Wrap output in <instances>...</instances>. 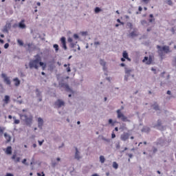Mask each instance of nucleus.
I'll list each match as a JSON object with an SVG mask.
<instances>
[{"mask_svg":"<svg viewBox=\"0 0 176 176\" xmlns=\"http://www.w3.org/2000/svg\"><path fill=\"white\" fill-rule=\"evenodd\" d=\"M122 57L124 58H127L129 57V53H127V51H123Z\"/></svg>","mask_w":176,"mask_h":176,"instance_id":"cd10ccee","label":"nucleus"},{"mask_svg":"<svg viewBox=\"0 0 176 176\" xmlns=\"http://www.w3.org/2000/svg\"><path fill=\"white\" fill-rule=\"evenodd\" d=\"M37 175L38 176H45V173L43 172H42L41 174L39 173H37Z\"/></svg>","mask_w":176,"mask_h":176,"instance_id":"69168bd1","label":"nucleus"},{"mask_svg":"<svg viewBox=\"0 0 176 176\" xmlns=\"http://www.w3.org/2000/svg\"><path fill=\"white\" fill-rule=\"evenodd\" d=\"M65 107V102L61 99H58L55 102H54V107L57 108L58 109H60V108Z\"/></svg>","mask_w":176,"mask_h":176,"instance_id":"423d86ee","label":"nucleus"},{"mask_svg":"<svg viewBox=\"0 0 176 176\" xmlns=\"http://www.w3.org/2000/svg\"><path fill=\"white\" fill-rule=\"evenodd\" d=\"M124 69H125V74H126V75H129V76H130V74H131V72H132L133 70L129 69H127V67H125Z\"/></svg>","mask_w":176,"mask_h":176,"instance_id":"bb28decb","label":"nucleus"},{"mask_svg":"<svg viewBox=\"0 0 176 176\" xmlns=\"http://www.w3.org/2000/svg\"><path fill=\"white\" fill-rule=\"evenodd\" d=\"M67 42H68L69 43H74V39H72V38H71V37H69V38H67Z\"/></svg>","mask_w":176,"mask_h":176,"instance_id":"de8ad7c7","label":"nucleus"},{"mask_svg":"<svg viewBox=\"0 0 176 176\" xmlns=\"http://www.w3.org/2000/svg\"><path fill=\"white\" fill-rule=\"evenodd\" d=\"M5 176H14V175H13V174L12 173H6Z\"/></svg>","mask_w":176,"mask_h":176,"instance_id":"774afa93","label":"nucleus"},{"mask_svg":"<svg viewBox=\"0 0 176 176\" xmlns=\"http://www.w3.org/2000/svg\"><path fill=\"white\" fill-rule=\"evenodd\" d=\"M166 3L169 5V6H173V1L171 0H168Z\"/></svg>","mask_w":176,"mask_h":176,"instance_id":"8fccbe9b","label":"nucleus"},{"mask_svg":"<svg viewBox=\"0 0 176 176\" xmlns=\"http://www.w3.org/2000/svg\"><path fill=\"white\" fill-rule=\"evenodd\" d=\"M1 78H3L4 80V83H6V85H8V86H10L12 82L10 81V79L9 78V77H7L6 74H1Z\"/></svg>","mask_w":176,"mask_h":176,"instance_id":"1a4fd4ad","label":"nucleus"},{"mask_svg":"<svg viewBox=\"0 0 176 176\" xmlns=\"http://www.w3.org/2000/svg\"><path fill=\"white\" fill-rule=\"evenodd\" d=\"M14 124H20V120L16 119V116H13Z\"/></svg>","mask_w":176,"mask_h":176,"instance_id":"2f4dec72","label":"nucleus"},{"mask_svg":"<svg viewBox=\"0 0 176 176\" xmlns=\"http://www.w3.org/2000/svg\"><path fill=\"white\" fill-rule=\"evenodd\" d=\"M73 38L76 40H78L79 39V35H78V34H74Z\"/></svg>","mask_w":176,"mask_h":176,"instance_id":"09e8293b","label":"nucleus"},{"mask_svg":"<svg viewBox=\"0 0 176 176\" xmlns=\"http://www.w3.org/2000/svg\"><path fill=\"white\" fill-rule=\"evenodd\" d=\"M19 75H20L21 78H25V74L21 71L19 72Z\"/></svg>","mask_w":176,"mask_h":176,"instance_id":"603ef678","label":"nucleus"},{"mask_svg":"<svg viewBox=\"0 0 176 176\" xmlns=\"http://www.w3.org/2000/svg\"><path fill=\"white\" fill-rule=\"evenodd\" d=\"M157 53L161 60L164 58L165 54H168V53H171V50H170V46L168 45H157Z\"/></svg>","mask_w":176,"mask_h":176,"instance_id":"f257e3e1","label":"nucleus"},{"mask_svg":"<svg viewBox=\"0 0 176 176\" xmlns=\"http://www.w3.org/2000/svg\"><path fill=\"white\" fill-rule=\"evenodd\" d=\"M148 58H149V57L145 56L144 58V59L142 60V63H146V61H148Z\"/></svg>","mask_w":176,"mask_h":176,"instance_id":"6e6d98bb","label":"nucleus"},{"mask_svg":"<svg viewBox=\"0 0 176 176\" xmlns=\"http://www.w3.org/2000/svg\"><path fill=\"white\" fill-rule=\"evenodd\" d=\"M2 32H6V34H9L8 28L6 26H4L2 30Z\"/></svg>","mask_w":176,"mask_h":176,"instance_id":"c9c22d12","label":"nucleus"},{"mask_svg":"<svg viewBox=\"0 0 176 176\" xmlns=\"http://www.w3.org/2000/svg\"><path fill=\"white\" fill-rule=\"evenodd\" d=\"M23 164H25V166H28V163H27V159H23L22 161Z\"/></svg>","mask_w":176,"mask_h":176,"instance_id":"864d4df0","label":"nucleus"},{"mask_svg":"<svg viewBox=\"0 0 176 176\" xmlns=\"http://www.w3.org/2000/svg\"><path fill=\"white\" fill-rule=\"evenodd\" d=\"M14 160H15L16 163H17V162H20V157H18Z\"/></svg>","mask_w":176,"mask_h":176,"instance_id":"338daca9","label":"nucleus"},{"mask_svg":"<svg viewBox=\"0 0 176 176\" xmlns=\"http://www.w3.org/2000/svg\"><path fill=\"white\" fill-rule=\"evenodd\" d=\"M10 101V96L6 95L3 99V102L5 104H9V102Z\"/></svg>","mask_w":176,"mask_h":176,"instance_id":"aec40b11","label":"nucleus"},{"mask_svg":"<svg viewBox=\"0 0 176 176\" xmlns=\"http://www.w3.org/2000/svg\"><path fill=\"white\" fill-rule=\"evenodd\" d=\"M126 27H128L129 28H130V30H133V23L128 22L126 23Z\"/></svg>","mask_w":176,"mask_h":176,"instance_id":"79ce46f5","label":"nucleus"},{"mask_svg":"<svg viewBox=\"0 0 176 176\" xmlns=\"http://www.w3.org/2000/svg\"><path fill=\"white\" fill-rule=\"evenodd\" d=\"M13 81L15 82H14V86H16V87L20 86V83H21V81L19 79V78H15L13 79Z\"/></svg>","mask_w":176,"mask_h":176,"instance_id":"a211bd4d","label":"nucleus"},{"mask_svg":"<svg viewBox=\"0 0 176 176\" xmlns=\"http://www.w3.org/2000/svg\"><path fill=\"white\" fill-rule=\"evenodd\" d=\"M57 164H57V162L52 160V164H51V166H52V167L53 168H54V167H56V166Z\"/></svg>","mask_w":176,"mask_h":176,"instance_id":"ea45409f","label":"nucleus"},{"mask_svg":"<svg viewBox=\"0 0 176 176\" xmlns=\"http://www.w3.org/2000/svg\"><path fill=\"white\" fill-rule=\"evenodd\" d=\"M5 26L8 28V30H10V28H12V24L10 23H6Z\"/></svg>","mask_w":176,"mask_h":176,"instance_id":"a18cd8bd","label":"nucleus"},{"mask_svg":"<svg viewBox=\"0 0 176 176\" xmlns=\"http://www.w3.org/2000/svg\"><path fill=\"white\" fill-rule=\"evenodd\" d=\"M150 19H148L149 23H155V17L153 16V14H149Z\"/></svg>","mask_w":176,"mask_h":176,"instance_id":"b1692460","label":"nucleus"},{"mask_svg":"<svg viewBox=\"0 0 176 176\" xmlns=\"http://www.w3.org/2000/svg\"><path fill=\"white\" fill-rule=\"evenodd\" d=\"M62 47H63L65 50H67V49H68V47H67V43H63V44H62Z\"/></svg>","mask_w":176,"mask_h":176,"instance_id":"3c124183","label":"nucleus"},{"mask_svg":"<svg viewBox=\"0 0 176 176\" xmlns=\"http://www.w3.org/2000/svg\"><path fill=\"white\" fill-rule=\"evenodd\" d=\"M28 47L29 50H35L36 49V45H35L32 43H29L28 44L24 45V47Z\"/></svg>","mask_w":176,"mask_h":176,"instance_id":"9d476101","label":"nucleus"},{"mask_svg":"<svg viewBox=\"0 0 176 176\" xmlns=\"http://www.w3.org/2000/svg\"><path fill=\"white\" fill-rule=\"evenodd\" d=\"M129 75H125L124 78V80H125V82H127L129 80Z\"/></svg>","mask_w":176,"mask_h":176,"instance_id":"bf43d9fd","label":"nucleus"},{"mask_svg":"<svg viewBox=\"0 0 176 176\" xmlns=\"http://www.w3.org/2000/svg\"><path fill=\"white\" fill-rule=\"evenodd\" d=\"M9 48V43H6L5 45H4V49H8Z\"/></svg>","mask_w":176,"mask_h":176,"instance_id":"e2e57ef3","label":"nucleus"},{"mask_svg":"<svg viewBox=\"0 0 176 176\" xmlns=\"http://www.w3.org/2000/svg\"><path fill=\"white\" fill-rule=\"evenodd\" d=\"M142 133H148L151 132V128L148 126H144L143 128L141 130Z\"/></svg>","mask_w":176,"mask_h":176,"instance_id":"2eb2a0df","label":"nucleus"},{"mask_svg":"<svg viewBox=\"0 0 176 176\" xmlns=\"http://www.w3.org/2000/svg\"><path fill=\"white\" fill-rule=\"evenodd\" d=\"M19 116L21 120H23L26 126H29V127H30L32 124V116L28 117V116L25 114H19Z\"/></svg>","mask_w":176,"mask_h":176,"instance_id":"7ed1b4c3","label":"nucleus"},{"mask_svg":"<svg viewBox=\"0 0 176 176\" xmlns=\"http://www.w3.org/2000/svg\"><path fill=\"white\" fill-rule=\"evenodd\" d=\"M102 69H103V71H108V68L107 67V66L106 65H104V66H102Z\"/></svg>","mask_w":176,"mask_h":176,"instance_id":"0e129e2a","label":"nucleus"},{"mask_svg":"<svg viewBox=\"0 0 176 176\" xmlns=\"http://www.w3.org/2000/svg\"><path fill=\"white\" fill-rule=\"evenodd\" d=\"M162 126V120L159 119L157 121V124L154 125V128Z\"/></svg>","mask_w":176,"mask_h":176,"instance_id":"5701e85b","label":"nucleus"},{"mask_svg":"<svg viewBox=\"0 0 176 176\" xmlns=\"http://www.w3.org/2000/svg\"><path fill=\"white\" fill-rule=\"evenodd\" d=\"M14 102H17L18 104H23L22 100H17L16 99H14Z\"/></svg>","mask_w":176,"mask_h":176,"instance_id":"13d9d810","label":"nucleus"},{"mask_svg":"<svg viewBox=\"0 0 176 176\" xmlns=\"http://www.w3.org/2000/svg\"><path fill=\"white\" fill-rule=\"evenodd\" d=\"M175 30H176L175 26L171 28L170 31H171L172 34H175Z\"/></svg>","mask_w":176,"mask_h":176,"instance_id":"4d7b16f0","label":"nucleus"},{"mask_svg":"<svg viewBox=\"0 0 176 176\" xmlns=\"http://www.w3.org/2000/svg\"><path fill=\"white\" fill-rule=\"evenodd\" d=\"M35 59L32 60L29 63V67L30 69H32V68H34L35 69H38L39 67L38 66V64H39V61H42V58L41 57V55L39 54H37L34 56Z\"/></svg>","mask_w":176,"mask_h":176,"instance_id":"f03ea898","label":"nucleus"},{"mask_svg":"<svg viewBox=\"0 0 176 176\" xmlns=\"http://www.w3.org/2000/svg\"><path fill=\"white\" fill-rule=\"evenodd\" d=\"M102 10L100 8V7H96V8H95V9H94V12H95V13H100V12H102Z\"/></svg>","mask_w":176,"mask_h":176,"instance_id":"c756f323","label":"nucleus"},{"mask_svg":"<svg viewBox=\"0 0 176 176\" xmlns=\"http://www.w3.org/2000/svg\"><path fill=\"white\" fill-rule=\"evenodd\" d=\"M36 97L38 98V102H42V92L39 91V89H36Z\"/></svg>","mask_w":176,"mask_h":176,"instance_id":"ddd939ff","label":"nucleus"},{"mask_svg":"<svg viewBox=\"0 0 176 176\" xmlns=\"http://www.w3.org/2000/svg\"><path fill=\"white\" fill-rule=\"evenodd\" d=\"M113 167L115 168V170H118V168H119V164H117L116 162H113Z\"/></svg>","mask_w":176,"mask_h":176,"instance_id":"7c9ffc66","label":"nucleus"},{"mask_svg":"<svg viewBox=\"0 0 176 176\" xmlns=\"http://www.w3.org/2000/svg\"><path fill=\"white\" fill-rule=\"evenodd\" d=\"M59 86L60 87H63V89H65V91L74 94V90H72V89L69 87V85L67 83H65L64 80H62L59 82Z\"/></svg>","mask_w":176,"mask_h":176,"instance_id":"20e7f679","label":"nucleus"},{"mask_svg":"<svg viewBox=\"0 0 176 176\" xmlns=\"http://www.w3.org/2000/svg\"><path fill=\"white\" fill-rule=\"evenodd\" d=\"M17 43L18 45H19V46H24V42H23V41L20 39L17 40Z\"/></svg>","mask_w":176,"mask_h":176,"instance_id":"58836bf2","label":"nucleus"},{"mask_svg":"<svg viewBox=\"0 0 176 176\" xmlns=\"http://www.w3.org/2000/svg\"><path fill=\"white\" fill-rule=\"evenodd\" d=\"M172 65L173 67H176V56L173 57V60H172Z\"/></svg>","mask_w":176,"mask_h":176,"instance_id":"e433bc0d","label":"nucleus"},{"mask_svg":"<svg viewBox=\"0 0 176 176\" xmlns=\"http://www.w3.org/2000/svg\"><path fill=\"white\" fill-rule=\"evenodd\" d=\"M129 38H135V36H138V34H137V32L133 31L128 35Z\"/></svg>","mask_w":176,"mask_h":176,"instance_id":"f3484780","label":"nucleus"},{"mask_svg":"<svg viewBox=\"0 0 176 176\" xmlns=\"http://www.w3.org/2000/svg\"><path fill=\"white\" fill-rule=\"evenodd\" d=\"M120 130H127V127H126V124H122L120 127Z\"/></svg>","mask_w":176,"mask_h":176,"instance_id":"4c0bfd02","label":"nucleus"},{"mask_svg":"<svg viewBox=\"0 0 176 176\" xmlns=\"http://www.w3.org/2000/svg\"><path fill=\"white\" fill-rule=\"evenodd\" d=\"M117 118L118 119H121L122 122H130L131 120L124 116V114L122 113V111L120 109L117 110Z\"/></svg>","mask_w":176,"mask_h":176,"instance_id":"39448f33","label":"nucleus"},{"mask_svg":"<svg viewBox=\"0 0 176 176\" xmlns=\"http://www.w3.org/2000/svg\"><path fill=\"white\" fill-rule=\"evenodd\" d=\"M152 149H153V153L154 154L156 153V152H157V148L153 146Z\"/></svg>","mask_w":176,"mask_h":176,"instance_id":"5fc2aeb1","label":"nucleus"},{"mask_svg":"<svg viewBox=\"0 0 176 176\" xmlns=\"http://www.w3.org/2000/svg\"><path fill=\"white\" fill-rule=\"evenodd\" d=\"M129 137L130 134L129 133L124 132L123 134L120 135V140L122 141H127Z\"/></svg>","mask_w":176,"mask_h":176,"instance_id":"9b49d317","label":"nucleus"},{"mask_svg":"<svg viewBox=\"0 0 176 176\" xmlns=\"http://www.w3.org/2000/svg\"><path fill=\"white\" fill-rule=\"evenodd\" d=\"M127 156H129V159H133V154L131 153H126Z\"/></svg>","mask_w":176,"mask_h":176,"instance_id":"680f3d73","label":"nucleus"},{"mask_svg":"<svg viewBox=\"0 0 176 176\" xmlns=\"http://www.w3.org/2000/svg\"><path fill=\"white\" fill-rule=\"evenodd\" d=\"M24 23H25V20L22 19L18 24L19 28H21V30H25V28H27V25Z\"/></svg>","mask_w":176,"mask_h":176,"instance_id":"f8f14e48","label":"nucleus"},{"mask_svg":"<svg viewBox=\"0 0 176 176\" xmlns=\"http://www.w3.org/2000/svg\"><path fill=\"white\" fill-rule=\"evenodd\" d=\"M108 123H109V124H111V126H115V124L117 123V122L116 121H113V120L110 118L108 120Z\"/></svg>","mask_w":176,"mask_h":176,"instance_id":"393cba45","label":"nucleus"},{"mask_svg":"<svg viewBox=\"0 0 176 176\" xmlns=\"http://www.w3.org/2000/svg\"><path fill=\"white\" fill-rule=\"evenodd\" d=\"M74 149L76 151L75 154H74V159L76 160H80L82 157L80 156V151L78 149V147L74 146Z\"/></svg>","mask_w":176,"mask_h":176,"instance_id":"6e6552de","label":"nucleus"},{"mask_svg":"<svg viewBox=\"0 0 176 176\" xmlns=\"http://www.w3.org/2000/svg\"><path fill=\"white\" fill-rule=\"evenodd\" d=\"M38 145H39L40 146H42V145H43V142H45V140H41V141L38 140Z\"/></svg>","mask_w":176,"mask_h":176,"instance_id":"49530a36","label":"nucleus"},{"mask_svg":"<svg viewBox=\"0 0 176 176\" xmlns=\"http://www.w3.org/2000/svg\"><path fill=\"white\" fill-rule=\"evenodd\" d=\"M6 155L12 154V146H9L6 148Z\"/></svg>","mask_w":176,"mask_h":176,"instance_id":"412c9836","label":"nucleus"},{"mask_svg":"<svg viewBox=\"0 0 176 176\" xmlns=\"http://www.w3.org/2000/svg\"><path fill=\"white\" fill-rule=\"evenodd\" d=\"M100 64L102 67H104V65H107V62L104 59H100Z\"/></svg>","mask_w":176,"mask_h":176,"instance_id":"c85d7f7f","label":"nucleus"},{"mask_svg":"<svg viewBox=\"0 0 176 176\" xmlns=\"http://www.w3.org/2000/svg\"><path fill=\"white\" fill-rule=\"evenodd\" d=\"M102 140L103 141H105L106 142H108V143L111 142V139H107V138H105L104 137H102Z\"/></svg>","mask_w":176,"mask_h":176,"instance_id":"c03bdc74","label":"nucleus"},{"mask_svg":"<svg viewBox=\"0 0 176 176\" xmlns=\"http://www.w3.org/2000/svg\"><path fill=\"white\" fill-rule=\"evenodd\" d=\"M4 137L7 140L6 143L10 142V141H12V137H10V135H8L6 133H4Z\"/></svg>","mask_w":176,"mask_h":176,"instance_id":"6ab92c4d","label":"nucleus"},{"mask_svg":"<svg viewBox=\"0 0 176 176\" xmlns=\"http://www.w3.org/2000/svg\"><path fill=\"white\" fill-rule=\"evenodd\" d=\"M151 107L154 111H160V107H159L157 102H155L154 104L151 105Z\"/></svg>","mask_w":176,"mask_h":176,"instance_id":"dca6fc26","label":"nucleus"},{"mask_svg":"<svg viewBox=\"0 0 176 176\" xmlns=\"http://www.w3.org/2000/svg\"><path fill=\"white\" fill-rule=\"evenodd\" d=\"M141 24L142 25H146V24H148V21H146V20H142Z\"/></svg>","mask_w":176,"mask_h":176,"instance_id":"37998d69","label":"nucleus"},{"mask_svg":"<svg viewBox=\"0 0 176 176\" xmlns=\"http://www.w3.org/2000/svg\"><path fill=\"white\" fill-rule=\"evenodd\" d=\"M68 67L66 68L67 72H71V67H69V64L67 65Z\"/></svg>","mask_w":176,"mask_h":176,"instance_id":"052dcab7","label":"nucleus"},{"mask_svg":"<svg viewBox=\"0 0 176 176\" xmlns=\"http://www.w3.org/2000/svg\"><path fill=\"white\" fill-rule=\"evenodd\" d=\"M156 145H160V146H167V140L164 138H160L157 140Z\"/></svg>","mask_w":176,"mask_h":176,"instance_id":"0eeeda50","label":"nucleus"},{"mask_svg":"<svg viewBox=\"0 0 176 176\" xmlns=\"http://www.w3.org/2000/svg\"><path fill=\"white\" fill-rule=\"evenodd\" d=\"M152 56H149L148 60L146 62V65H151L152 64Z\"/></svg>","mask_w":176,"mask_h":176,"instance_id":"a878e982","label":"nucleus"},{"mask_svg":"<svg viewBox=\"0 0 176 176\" xmlns=\"http://www.w3.org/2000/svg\"><path fill=\"white\" fill-rule=\"evenodd\" d=\"M75 46H76V43H70L69 45V47H70V49H74Z\"/></svg>","mask_w":176,"mask_h":176,"instance_id":"f704fd0d","label":"nucleus"},{"mask_svg":"<svg viewBox=\"0 0 176 176\" xmlns=\"http://www.w3.org/2000/svg\"><path fill=\"white\" fill-rule=\"evenodd\" d=\"M38 64L40 67H42L43 71H45V68H46V63L42 62V60H40L38 62Z\"/></svg>","mask_w":176,"mask_h":176,"instance_id":"4be33fe9","label":"nucleus"},{"mask_svg":"<svg viewBox=\"0 0 176 176\" xmlns=\"http://www.w3.org/2000/svg\"><path fill=\"white\" fill-rule=\"evenodd\" d=\"M100 163H105V157H104L103 155H100Z\"/></svg>","mask_w":176,"mask_h":176,"instance_id":"473e14b6","label":"nucleus"},{"mask_svg":"<svg viewBox=\"0 0 176 176\" xmlns=\"http://www.w3.org/2000/svg\"><path fill=\"white\" fill-rule=\"evenodd\" d=\"M60 42L62 44L67 43V39L65 36L60 38Z\"/></svg>","mask_w":176,"mask_h":176,"instance_id":"72a5a7b5","label":"nucleus"},{"mask_svg":"<svg viewBox=\"0 0 176 176\" xmlns=\"http://www.w3.org/2000/svg\"><path fill=\"white\" fill-rule=\"evenodd\" d=\"M38 127L40 129V130H42L43 127V119H42L41 117L38 118Z\"/></svg>","mask_w":176,"mask_h":176,"instance_id":"4468645a","label":"nucleus"},{"mask_svg":"<svg viewBox=\"0 0 176 176\" xmlns=\"http://www.w3.org/2000/svg\"><path fill=\"white\" fill-rule=\"evenodd\" d=\"M53 47H54V49H55L56 53H57V52H58V44H54Z\"/></svg>","mask_w":176,"mask_h":176,"instance_id":"a19ab883","label":"nucleus"}]
</instances>
